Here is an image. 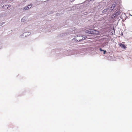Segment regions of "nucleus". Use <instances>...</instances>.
<instances>
[{
  "label": "nucleus",
  "mask_w": 132,
  "mask_h": 132,
  "mask_svg": "<svg viewBox=\"0 0 132 132\" xmlns=\"http://www.w3.org/2000/svg\"><path fill=\"white\" fill-rule=\"evenodd\" d=\"M86 33L91 34H95L98 35L99 34V32L97 30L94 29H90L87 30L86 31Z\"/></svg>",
  "instance_id": "1"
},
{
  "label": "nucleus",
  "mask_w": 132,
  "mask_h": 132,
  "mask_svg": "<svg viewBox=\"0 0 132 132\" xmlns=\"http://www.w3.org/2000/svg\"><path fill=\"white\" fill-rule=\"evenodd\" d=\"M87 38L86 36H84V37L82 36H77L76 37V38H75L74 39L75 41L79 42L85 39H86Z\"/></svg>",
  "instance_id": "2"
},
{
  "label": "nucleus",
  "mask_w": 132,
  "mask_h": 132,
  "mask_svg": "<svg viewBox=\"0 0 132 132\" xmlns=\"http://www.w3.org/2000/svg\"><path fill=\"white\" fill-rule=\"evenodd\" d=\"M120 13V11L119 10H117L114 14L112 16V18H114L115 17V16H117L119 15Z\"/></svg>",
  "instance_id": "3"
},
{
  "label": "nucleus",
  "mask_w": 132,
  "mask_h": 132,
  "mask_svg": "<svg viewBox=\"0 0 132 132\" xmlns=\"http://www.w3.org/2000/svg\"><path fill=\"white\" fill-rule=\"evenodd\" d=\"M32 6V4H30L28 5V6H27L25 7L23 9V10H27L29 9V8L31 7Z\"/></svg>",
  "instance_id": "4"
},
{
  "label": "nucleus",
  "mask_w": 132,
  "mask_h": 132,
  "mask_svg": "<svg viewBox=\"0 0 132 132\" xmlns=\"http://www.w3.org/2000/svg\"><path fill=\"white\" fill-rule=\"evenodd\" d=\"M119 45L122 48H125L126 47L124 44H122L121 43H120L119 44Z\"/></svg>",
  "instance_id": "5"
},
{
  "label": "nucleus",
  "mask_w": 132,
  "mask_h": 132,
  "mask_svg": "<svg viewBox=\"0 0 132 132\" xmlns=\"http://www.w3.org/2000/svg\"><path fill=\"white\" fill-rule=\"evenodd\" d=\"M115 6L116 5L115 4H113L110 7L111 9L112 10H113L114 9Z\"/></svg>",
  "instance_id": "6"
},
{
  "label": "nucleus",
  "mask_w": 132,
  "mask_h": 132,
  "mask_svg": "<svg viewBox=\"0 0 132 132\" xmlns=\"http://www.w3.org/2000/svg\"><path fill=\"white\" fill-rule=\"evenodd\" d=\"M8 6H9L8 5H4L3 6V7L5 8H6L7 9H8Z\"/></svg>",
  "instance_id": "7"
},
{
  "label": "nucleus",
  "mask_w": 132,
  "mask_h": 132,
  "mask_svg": "<svg viewBox=\"0 0 132 132\" xmlns=\"http://www.w3.org/2000/svg\"><path fill=\"white\" fill-rule=\"evenodd\" d=\"M24 20H25L24 18H23L21 20V21H24Z\"/></svg>",
  "instance_id": "8"
},
{
  "label": "nucleus",
  "mask_w": 132,
  "mask_h": 132,
  "mask_svg": "<svg viewBox=\"0 0 132 132\" xmlns=\"http://www.w3.org/2000/svg\"><path fill=\"white\" fill-rule=\"evenodd\" d=\"M103 51H104V53H103L104 54H105L106 52V51H104V50Z\"/></svg>",
  "instance_id": "9"
},
{
  "label": "nucleus",
  "mask_w": 132,
  "mask_h": 132,
  "mask_svg": "<svg viewBox=\"0 0 132 132\" xmlns=\"http://www.w3.org/2000/svg\"><path fill=\"white\" fill-rule=\"evenodd\" d=\"M100 50L101 51H103L104 50H102V49L101 48H100Z\"/></svg>",
  "instance_id": "10"
},
{
  "label": "nucleus",
  "mask_w": 132,
  "mask_h": 132,
  "mask_svg": "<svg viewBox=\"0 0 132 132\" xmlns=\"http://www.w3.org/2000/svg\"><path fill=\"white\" fill-rule=\"evenodd\" d=\"M107 11V10L106 9H104V10H103V12H104V11Z\"/></svg>",
  "instance_id": "11"
},
{
  "label": "nucleus",
  "mask_w": 132,
  "mask_h": 132,
  "mask_svg": "<svg viewBox=\"0 0 132 132\" xmlns=\"http://www.w3.org/2000/svg\"><path fill=\"white\" fill-rule=\"evenodd\" d=\"M71 1H72L73 0H70Z\"/></svg>",
  "instance_id": "12"
}]
</instances>
